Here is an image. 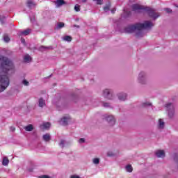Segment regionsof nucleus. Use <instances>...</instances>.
I'll use <instances>...</instances> for the list:
<instances>
[{
    "mask_svg": "<svg viewBox=\"0 0 178 178\" xmlns=\"http://www.w3.org/2000/svg\"><path fill=\"white\" fill-rule=\"evenodd\" d=\"M9 72L10 74L15 73V65L8 58L0 56V92L9 87Z\"/></svg>",
    "mask_w": 178,
    "mask_h": 178,
    "instance_id": "f257e3e1",
    "label": "nucleus"
},
{
    "mask_svg": "<svg viewBox=\"0 0 178 178\" xmlns=\"http://www.w3.org/2000/svg\"><path fill=\"white\" fill-rule=\"evenodd\" d=\"M154 26V24L151 21H145L143 24H136L134 25H129L125 28V33H134L136 31L137 37H143V30H147Z\"/></svg>",
    "mask_w": 178,
    "mask_h": 178,
    "instance_id": "f03ea898",
    "label": "nucleus"
},
{
    "mask_svg": "<svg viewBox=\"0 0 178 178\" xmlns=\"http://www.w3.org/2000/svg\"><path fill=\"white\" fill-rule=\"evenodd\" d=\"M132 9L134 12H141L142 10L147 12L149 16L152 19H157V17H159V13H156V10L149 7H144L143 6L134 4L132 6Z\"/></svg>",
    "mask_w": 178,
    "mask_h": 178,
    "instance_id": "7ed1b4c3",
    "label": "nucleus"
},
{
    "mask_svg": "<svg viewBox=\"0 0 178 178\" xmlns=\"http://www.w3.org/2000/svg\"><path fill=\"white\" fill-rule=\"evenodd\" d=\"M165 107L168 111V116H170V118H173V115H175V106H173V104L168 103L165 105Z\"/></svg>",
    "mask_w": 178,
    "mask_h": 178,
    "instance_id": "20e7f679",
    "label": "nucleus"
},
{
    "mask_svg": "<svg viewBox=\"0 0 178 178\" xmlns=\"http://www.w3.org/2000/svg\"><path fill=\"white\" fill-rule=\"evenodd\" d=\"M138 83L140 84H145L147 83V78H145V72H141L138 78Z\"/></svg>",
    "mask_w": 178,
    "mask_h": 178,
    "instance_id": "39448f33",
    "label": "nucleus"
},
{
    "mask_svg": "<svg viewBox=\"0 0 178 178\" xmlns=\"http://www.w3.org/2000/svg\"><path fill=\"white\" fill-rule=\"evenodd\" d=\"M106 120L108 121V123L110 124V126H113L115 123L116 122V120H115V117L113 115H109L108 114H106L104 115Z\"/></svg>",
    "mask_w": 178,
    "mask_h": 178,
    "instance_id": "423d86ee",
    "label": "nucleus"
},
{
    "mask_svg": "<svg viewBox=\"0 0 178 178\" xmlns=\"http://www.w3.org/2000/svg\"><path fill=\"white\" fill-rule=\"evenodd\" d=\"M103 97L107 99H112V92L109 89H106L103 91Z\"/></svg>",
    "mask_w": 178,
    "mask_h": 178,
    "instance_id": "0eeeda50",
    "label": "nucleus"
},
{
    "mask_svg": "<svg viewBox=\"0 0 178 178\" xmlns=\"http://www.w3.org/2000/svg\"><path fill=\"white\" fill-rule=\"evenodd\" d=\"M69 120H70V117H63L61 120L60 121V124H63V126L67 125V123L69 122Z\"/></svg>",
    "mask_w": 178,
    "mask_h": 178,
    "instance_id": "6e6552de",
    "label": "nucleus"
},
{
    "mask_svg": "<svg viewBox=\"0 0 178 178\" xmlns=\"http://www.w3.org/2000/svg\"><path fill=\"white\" fill-rule=\"evenodd\" d=\"M155 154L158 158H165V151L163 150H157Z\"/></svg>",
    "mask_w": 178,
    "mask_h": 178,
    "instance_id": "1a4fd4ad",
    "label": "nucleus"
},
{
    "mask_svg": "<svg viewBox=\"0 0 178 178\" xmlns=\"http://www.w3.org/2000/svg\"><path fill=\"white\" fill-rule=\"evenodd\" d=\"M118 97L120 101H126V98H127V95H126V93H119L118 95Z\"/></svg>",
    "mask_w": 178,
    "mask_h": 178,
    "instance_id": "9d476101",
    "label": "nucleus"
},
{
    "mask_svg": "<svg viewBox=\"0 0 178 178\" xmlns=\"http://www.w3.org/2000/svg\"><path fill=\"white\" fill-rule=\"evenodd\" d=\"M27 6L28 8H30L31 9H33V8H35V3L33 0H27Z\"/></svg>",
    "mask_w": 178,
    "mask_h": 178,
    "instance_id": "9b49d317",
    "label": "nucleus"
},
{
    "mask_svg": "<svg viewBox=\"0 0 178 178\" xmlns=\"http://www.w3.org/2000/svg\"><path fill=\"white\" fill-rule=\"evenodd\" d=\"M51 127V124L49 122H44L40 126V129H47Z\"/></svg>",
    "mask_w": 178,
    "mask_h": 178,
    "instance_id": "f8f14e48",
    "label": "nucleus"
},
{
    "mask_svg": "<svg viewBox=\"0 0 178 178\" xmlns=\"http://www.w3.org/2000/svg\"><path fill=\"white\" fill-rule=\"evenodd\" d=\"M30 33H31V29H26L25 31H21L20 35H29V34H30Z\"/></svg>",
    "mask_w": 178,
    "mask_h": 178,
    "instance_id": "ddd939ff",
    "label": "nucleus"
},
{
    "mask_svg": "<svg viewBox=\"0 0 178 178\" xmlns=\"http://www.w3.org/2000/svg\"><path fill=\"white\" fill-rule=\"evenodd\" d=\"M158 127L159 129H163V127H165V122H163V120L162 119L159 120Z\"/></svg>",
    "mask_w": 178,
    "mask_h": 178,
    "instance_id": "4468645a",
    "label": "nucleus"
},
{
    "mask_svg": "<svg viewBox=\"0 0 178 178\" xmlns=\"http://www.w3.org/2000/svg\"><path fill=\"white\" fill-rule=\"evenodd\" d=\"M24 62H26V63L31 62V57L29 54L25 55L24 56Z\"/></svg>",
    "mask_w": 178,
    "mask_h": 178,
    "instance_id": "2eb2a0df",
    "label": "nucleus"
},
{
    "mask_svg": "<svg viewBox=\"0 0 178 178\" xmlns=\"http://www.w3.org/2000/svg\"><path fill=\"white\" fill-rule=\"evenodd\" d=\"M8 164H9V159H8V157H3L2 165H3V166H8Z\"/></svg>",
    "mask_w": 178,
    "mask_h": 178,
    "instance_id": "dca6fc26",
    "label": "nucleus"
},
{
    "mask_svg": "<svg viewBox=\"0 0 178 178\" xmlns=\"http://www.w3.org/2000/svg\"><path fill=\"white\" fill-rule=\"evenodd\" d=\"M56 4L57 7L59 8V6H62V5H65V1H63V0H57L56 1Z\"/></svg>",
    "mask_w": 178,
    "mask_h": 178,
    "instance_id": "f3484780",
    "label": "nucleus"
},
{
    "mask_svg": "<svg viewBox=\"0 0 178 178\" xmlns=\"http://www.w3.org/2000/svg\"><path fill=\"white\" fill-rule=\"evenodd\" d=\"M43 140L44 141H49V140H51V136L49 135V134H46L43 135Z\"/></svg>",
    "mask_w": 178,
    "mask_h": 178,
    "instance_id": "a211bd4d",
    "label": "nucleus"
},
{
    "mask_svg": "<svg viewBox=\"0 0 178 178\" xmlns=\"http://www.w3.org/2000/svg\"><path fill=\"white\" fill-rule=\"evenodd\" d=\"M44 105H45V100L40 98L39 99V106L40 108H42V106H44Z\"/></svg>",
    "mask_w": 178,
    "mask_h": 178,
    "instance_id": "6ab92c4d",
    "label": "nucleus"
},
{
    "mask_svg": "<svg viewBox=\"0 0 178 178\" xmlns=\"http://www.w3.org/2000/svg\"><path fill=\"white\" fill-rule=\"evenodd\" d=\"M24 129L26 131H31L33 130V127L31 124H29V125L25 127Z\"/></svg>",
    "mask_w": 178,
    "mask_h": 178,
    "instance_id": "aec40b11",
    "label": "nucleus"
},
{
    "mask_svg": "<svg viewBox=\"0 0 178 178\" xmlns=\"http://www.w3.org/2000/svg\"><path fill=\"white\" fill-rule=\"evenodd\" d=\"M126 170H127V172H133V167H131V165H128L126 166Z\"/></svg>",
    "mask_w": 178,
    "mask_h": 178,
    "instance_id": "412c9836",
    "label": "nucleus"
},
{
    "mask_svg": "<svg viewBox=\"0 0 178 178\" xmlns=\"http://www.w3.org/2000/svg\"><path fill=\"white\" fill-rule=\"evenodd\" d=\"M63 27H65V23H63V22H58L57 24V29H62Z\"/></svg>",
    "mask_w": 178,
    "mask_h": 178,
    "instance_id": "4be33fe9",
    "label": "nucleus"
},
{
    "mask_svg": "<svg viewBox=\"0 0 178 178\" xmlns=\"http://www.w3.org/2000/svg\"><path fill=\"white\" fill-rule=\"evenodd\" d=\"M64 41H67L68 42H70L72 41V38L69 35H66L63 38Z\"/></svg>",
    "mask_w": 178,
    "mask_h": 178,
    "instance_id": "5701e85b",
    "label": "nucleus"
},
{
    "mask_svg": "<svg viewBox=\"0 0 178 178\" xmlns=\"http://www.w3.org/2000/svg\"><path fill=\"white\" fill-rule=\"evenodd\" d=\"M92 163H93L95 165H99V158H95V159H93Z\"/></svg>",
    "mask_w": 178,
    "mask_h": 178,
    "instance_id": "b1692460",
    "label": "nucleus"
},
{
    "mask_svg": "<svg viewBox=\"0 0 178 178\" xmlns=\"http://www.w3.org/2000/svg\"><path fill=\"white\" fill-rule=\"evenodd\" d=\"M3 40L5 42H9V41H10V38H9V36L8 35H4Z\"/></svg>",
    "mask_w": 178,
    "mask_h": 178,
    "instance_id": "393cba45",
    "label": "nucleus"
},
{
    "mask_svg": "<svg viewBox=\"0 0 178 178\" xmlns=\"http://www.w3.org/2000/svg\"><path fill=\"white\" fill-rule=\"evenodd\" d=\"M74 10H76V12H80V6H79V4L75 5Z\"/></svg>",
    "mask_w": 178,
    "mask_h": 178,
    "instance_id": "a878e982",
    "label": "nucleus"
},
{
    "mask_svg": "<svg viewBox=\"0 0 178 178\" xmlns=\"http://www.w3.org/2000/svg\"><path fill=\"white\" fill-rule=\"evenodd\" d=\"M111 8V6L108 5V6H106L104 8V12H108L109 9Z\"/></svg>",
    "mask_w": 178,
    "mask_h": 178,
    "instance_id": "bb28decb",
    "label": "nucleus"
},
{
    "mask_svg": "<svg viewBox=\"0 0 178 178\" xmlns=\"http://www.w3.org/2000/svg\"><path fill=\"white\" fill-rule=\"evenodd\" d=\"M65 140H60L59 145H60V147H61V148H63V147L65 145Z\"/></svg>",
    "mask_w": 178,
    "mask_h": 178,
    "instance_id": "cd10ccee",
    "label": "nucleus"
},
{
    "mask_svg": "<svg viewBox=\"0 0 178 178\" xmlns=\"http://www.w3.org/2000/svg\"><path fill=\"white\" fill-rule=\"evenodd\" d=\"M97 1V5H102L104 3V1L102 0H93Z\"/></svg>",
    "mask_w": 178,
    "mask_h": 178,
    "instance_id": "c85d7f7f",
    "label": "nucleus"
},
{
    "mask_svg": "<svg viewBox=\"0 0 178 178\" xmlns=\"http://www.w3.org/2000/svg\"><path fill=\"white\" fill-rule=\"evenodd\" d=\"M164 10H165L167 13H172V9H170V8H164Z\"/></svg>",
    "mask_w": 178,
    "mask_h": 178,
    "instance_id": "c756f323",
    "label": "nucleus"
},
{
    "mask_svg": "<svg viewBox=\"0 0 178 178\" xmlns=\"http://www.w3.org/2000/svg\"><path fill=\"white\" fill-rule=\"evenodd\" d=\"M22 83L24 84V86H29L30 83H29V81H27V80H24L22 81Z\"/></svg>",
    "mask_w": 178,
    "mask_h": 178,
    "instance_id": "7c9ffc66",
    "label": "nucleus"
},
{
    "mask_svg": "<svg viewBox=\"0 0 178 178\" xmlns=\"http://www.w3.org/2000/svg\"><path fill=\"white\" fill-rule=\"evenodd\" d=\"M143 106H151V103L149 102H146L143 104Z\"/></svg>",
    "mask_w": 178,
    "mask_h": 178,
    "instance_id": "2f4dec72",
    "label": "nucleus"
},
{
    "mask_svg": "<svg viewBox=\"0 0 178 178\" xmlns=\"http://www.w3.org/2000/svg\"><path fill=\"white\" fill-rule=\"evenodd\" d=\"M84 141H85L84 138H80L79 140V143L80 144H83V143H84Z\"/></svg>",
    "mask_w": 178,
    "mask_h": 178,
    "instance_id": "473e14b6",
    "label": "nucleus"
},
{
    "mask_svg": "<svg viewBox=\"0 0 178 178\" xmlns=\"http://www.w3.org/2000/svg\"><path fill=\"white\" fill-rule=\"evenodd\" d=\"M39 178H50V177L48 175H43V176L39 177Z\"/></svg>",
    "mask_w": 178,
    "mask_h": 178,
    "instance_id": "72a5a7b5",
    "label": "nucleus"
},
{
    "mask_svg": "<svg viewBox=\"0 0 178 178\" xmlns=\"http://www.w3.org/2000/svg\"><path fill=\"white\" fill-rule=\"evenodd\" d=\"M104 106L105 108H108V106H109V104H108V103H104Z\"/></svg>",
    "mask_w": 178,
    "mask_h": 178,
    "instance_id": "f704fd0d",
    "label": "nucleus"
},
{
    "mask_svg": "<svg viewBox=\"0 0 178 178\" xmlns=\"http://www.w3.org/2000/svg\"><path fill=\"white\" fill-rule=\"evenodd\" d=\"M10 129L11 131H15L16 130V129L14 127H11Z\"/></svg>",
    "mask_w": 178,
    "mask_h": 178,
    "instance_id": "c9c22d12",
    "label": "nucleus"
},
{
    "mask_svg": "<svg viewBox=\"0 0 178 178\" xmlns=\"http://www.w3.org/2000/svg\"><path fill=\"white\" fill-rule=\"evenodd\" d=\"M115 12H116V8H113V10H111L112 13H115Z\"/></svg>",
    "mask_w": 178,
    "mask_h": 178,
    "instance_id": "e433bc0d",
    "label": "nucleus"
},
{
    "mask_svg": "<svg viewBox=\"0 0 178 178\" xmlns=\"http://www.w3.org/2000/svg\"><path fill=\"white\" fill-rule=\"evenodd\" d=\"M21 42L24 44V42H26V40L24 39V38H22L21 39Z\"/></svg>",
    "mask_w": 178,
    "mask_h": 178,
    "instance_id": "4c0bfd02",
    "label": "nucleus"
},
{
    "mask_svg": "<svg viewBox=\"0 0 178 178\" xmlns=\"http://www.w3.org/2000/svg\"><path fill=\"white\" fill-rule=\"evenodd\" d=\"M81 2L86 3L87 2V0H81Z\"/></svg>",
    "mask_w": 178,
    "mask_h": 178,
    "instance_id": "58836bf2",
    "label": "nucleus"
}]
</instances>
